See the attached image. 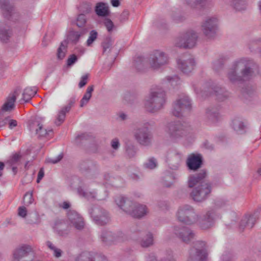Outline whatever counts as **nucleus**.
<instances>
[{
	"instance_id": "nucleus-61",
	"label": "nucleus",
	"mask_w": 261,
	"mask_h": 261,
	"mask_svg": "<svg viewBox=\"0 0 261 261\" xmlns=\"http://www.w3.org/2000/svg\"><path fill=\"white\" fill-rule=\"evenodd\" d=\"M9 128L10 129H14L18 126V122L16 120L10 119L8 118V123Z\"/></svg>"
},
{
	"instance_id": "nucleus-64",
	"label": "nucleus",
	"mask_w": 261,
	"mask_h": 261,
	"mask_svg": "<svg viewBox=\"0 0 261 261\" xmlns=\"http://www.w3.org/2000/svg\"><path fill=\"white\" fill-rule=\"evenodd\" d=\"M129 12L127 10H124L120 16V20L121 22L125 21L128 18Z\"/></svg>"
},
{
	"instance_id": "nucleus-57",
	"label": "nucleus",
	"mask_w": 261,
	"mask_h": 261,
	"mask_svg": "<svg viewBox=\"0 0 261 261\" xmlns=\"http://www.w3.org/2000/svg\"><path fill=\"white\" fill-rule=\"evenodd\" d=\"M170 233L172 238H178L179 236V227L177 226L172 227L170 229Z\"/></svg>"
},
{
	"instance_id": "nucleus-5",
	"label": "nucleus",
	"mask_w": 261,
	"mask_h": 261,
	"mask_svg": "<svg viewBox=\"0 0 261 261\" xmlns=\"http://www.w3.org/2000/svg\"><path fill=\"white\" fill-rule=\"evenodd\" d=\"M115 202L118 206L123 210V211L133 217L140 218L146 215L147 213V207L146 205H138V206H136L137 209H141L142 210L141 212H138L136 210H133V208L135 206V203L124 197H117L115 199Z\"/></svg>"
},
{
	"instance_id": "nucleus-40",
	"label": "nucleus",
	"mask_w": 261,
	"mask_h": 261,
	"mask_svg": "<svg viewBox=\"0 0 261 261\" xmlns=\"http://www.w3.org/2000/svg\"><path fill=\"white\" fill-rule=\"evenodd\" d=\"M206 113L207 117L214 120H218L221 117L220 113L214 109H207Z\"/></svg>"
},
{
	"instance_id": "nucleus-56",
	"label": "nucleus",
	"mask_w": 261,
	"mask_h": 261,
	"mask_svg": "<svg viewBox=\"0 0 261 261\" xmlns=\"http://www.w3.org/2000/svg\"><path fill=\"white\" fill-rule=\"evenodd\" d=\"M77 60V56L72 54L69 56L67 60V65L68 66H71L73 65Z\"/></svg>"
},
{
	"instance_id": "nucleus-37",
	"label": "nucleus",
	"mask_w": 261,
	"mask_h": 261,
	"mask_svg": "<svg viewBox=\"0 0 261 261\" xmlns=\"http://www.w3.org/2000/svg\"><path fill=\"white\" fill-rule=\"evenodd\" d=\"M126 240V237L122 232L114 233L113 244L122 243L125 241Z\"/></svg>"
},
{
	"instance_id": "nucleus-34",
	"label": "nucleus",
	"mask_w": 261,
	"mask_h": 261,
	"mask_svg": "<svg viewBox=\"0 0 261 261\" xmlns=\"http://www.w3.org/2000/svg\"><path fill=\"white\" fill-rule=\"evenodd\" d=\"M79 12L83 14H87L91 11V4L87 2H83L77 6Z\"/></svg>"
},
{
	"instance_id": "nucleus-32",
	"label": "nucleus",
	"mask_w": 261,
	"mask_h": 261,
	"mask_svg": "<svg viewBox=\"0 0 261 261\" xmlns=\"http://www.w3.org/2000/svg\"><path fill=\"white\" fill-rule=\"evenodd\" d=\"M77 193L88 200H93L96 198V193L95 192H86L81 187H78L77 188Z\"/></svg>"
},
{
	"instance_id": "nucleus-29",
	"label": "nucleus",
	"mask_w": 261,
	"mask_h": 261,
	"mask_svg": "<svg viewBox=\"0 0 261 261\" xmlns=\"http://www.w3.org/2000/svg\"><path fill=\"white\" fill-rule=\"evenodd\" d=\"M114 233L112 231L104 230L100 235L101 241L107 245L113 244Z\"/></svg>"
},
{
	"instance_id": "nucleus-11",
	"label": "nucleus",
	"mask_w": 261,
	"mask_h": 261,
	"mask_svg": "<svg viewBox=\"0 0 261 261\" xmlns=\"http://www.w3.org/2000/svg\"><path fill=\"white\" fill-rule=\"evenodd\" d=\"M216 218V214L214 210L207 211L202 218L199 220L198 225L203 230L210 228L214 224Z\"/></svg>"
},
{
	"instance_id": "nucleus-7",
	"label": "nucleus",
	"mask_w": 261,
	"mask_h": 261,
	"mask_svg": "<svg viewBox=\"0 0 261 261\" xmlns=\"http://www.w3.org/2000/svg\"><path fill=\"white\" fill-rule=\"evenodd\" d=\"M195 247V249L191 250L188 261H206L208 253L205 248V242L198 241Z\"/></svg>"
},
{
	"instance_id": "nucleus-16",
	"label": "nucleus",
	"mask_w": 261,
	"mask_h": 261,
	"mask_svg": "<svg viewBox=\"0 0 261 261\" xmlns=\"http://www.w3.org/2000/svg\"><path fill=\"white\" fill-rule=\"evenodd\" d=\"M135 137L137 141L142 146H147L151 144L152 135L150 132H137Z\"/></svg>"
},
{
	"instance_id": "nucleus-10",
	"label": "nucleus",
	"mask_w": 261,
	"mask_h": 261,
	"mask_svg": "<svg viewBox=\"0 0 261 261\" xmlns=\"http://www.w3.org/2000/svg\"><path fill=\"white\" fill-rule=\"evenodd\" d=\"M149 61L152 68L158 69L167 63L168 58L164 52L157 50L150 56Z\"/></svg>"
},
{
	"instance_id": "nucleus-17",
	"label": "nucleus",
	"mask_w": 261,
	"mask_h": 261,
	"mask_svg": "<svg viewBox=\"0 0 261 261\" xmlns=\"http://www.w3.org/2000/svg\"><path fill=\"white\" fill-rule=\"evenodd\" d=\"M33 252L31 246L23 245L16 248L13 252V260L21 259Z\"/></svg>"
},
{
	"instance_id": "nucleus-1",
	"label": "nucleus",
	"mask_w": 261,
	"mask_h": 261,
	"mask_svg": "<svg viewBox=\"0 0 261 261\" xmlns=\"http://www.w3.org/2000/svg\"><path fill=\"white\" fill-rule=\"evenodd\" d=\"M207 175L206 171L201 170L198 174L190 176L188 185L190 188L195 187L191 193V196L195 201L202 202L205 200L211 192V184L204 181Z\"/></svg>"
},
{
	"instance_id": "nucleus-59",
	"label": "nucleus",
	"mask_w": 261,
	"mask_h": 261,
	"mask_svg": "<svg viewBox=\"0 0 261 261\" xmlns=\"http://www.w3.org/2000/svg\"><path fill=\"white\" fill-rule=\"evenodd\" d=\"M111 146L114 150H118L120 147V143L118 138H114L111 142Z\"/></svg>"
},
{
	"instance_id": "nucleus-2",
	"label": "nucleus",
	"mask_w": 261,
	"mask_h": 261,
	"mask_svg": "<svg viewBox=\"0 0 261 261\" xmlns=\"http://www.w3.org/2000/svg\"><path fill=\"white\" fill-rule=\"evenodd\" d=\"M252 62L245 58L233 63L228 72V78L232 83L250 79L253 73Z\"/></svg>"
},
{
	"instance_id": "nucleus-4",
	"label": "nucleus",
	"mask_w": 261,
	"mask_h": 261,
	"mask_svg": "<svg viewBox=\"0 0 261 261\" xmlns=\"http://www.w3.org/2000/svg\"><path fill=\"white\" fill-rule=\"evenodd\" d=\"M165 102V91L162 88L152 89L145 100L144 106L148 112L155 113L164 107Z\"/></svg>"
},
{
	"instance_id": "nucleus-49",
	"label": "nucleus",
	"mask_w": 261,
	"mask_h": 261,
	"mask_svg": "<svg viewBox=\"0 0 261 261\" xmlns=\"http://www.w3.org/2000/svg\"><path fill=\"white\" fill-rule=\"evenodd\" d=\"M172 114L176 117H179V99H176L173 105Z\"/></svg>"
},
{
	"instance_id": "nucleus-47",
	"label": "nucleus",
	"mask_w": 261,
	"mask_h": 261,
	"mask_svg": "<svg viewBox=\"0 0 261 261\" xmlns=\"http://www.w3.org/2000/svg\"><path fill=\"white\" fill-rule=\"evenodd\" d=\"M243 222H246L247 228L251 229L255 224L256 220L253 216H246L243 218Z\"/></svg>"
},
{
	"instance_id": "nucleus-3",
	"label": "nucleus",
	"mask_w": 261,
	"mask_h": 261,
	"mask_svg": "<svg viewBox=\"0 0 261 261\" xmlns=\"http://www.w3.org/2000/svg\"><path fill=\"white\" fill-rule=\"evenodd\" d=\"M198 219V215L192 207H189L187 209L180 210V239L184 242H189L194 236L192 230L185 225H192L196 222Z\"/></svg>"
},
{
	"instance_id": "nucleus-46",
	"label": "nucleus",
	"mask_w": 261,
	"mask_h": 261,
	"mask_svg": "<svg viewBox=\"0 0 261 261\" xmlns=\"http://www.w3.org/2000/svg\"><path fill=\"white\" fill-rule=\"evenodd\" d=\"M125 150L127 155L129 158L134 157L137 152L135 146L131 144H128L126 145Z\"/></svg>"
},
{
	"instance_id": "nucleus-51",
	"label": "nucleus",
	"mask_w": 261,
	"mask_h": 261,
	"mask_svg": "<svg viewBox=\"0 0 261 261\" xmlns=\"http://www.w3.org/2000/svg\"><path fill=\"white\" fill-rule=\"evenodd\" d=\"M34 201L32 193H27L23 197V203L26 206L32 204Z\"/></svg>"
},
{
	"instance_id": "nucleus-20",
	"label": "nucleus",
	"mask_w": 261,
	"mask_h": 261,
	"mask_svg": "<svg viewBox=\"0 0 261 261\" xmlns=\"http://www.w3.org/2000/svg\"><path fill=\"white\" fill-rule=\"evenodd\" d=\"M169 165L173 170L177 169L179 166V154L177 150L171 149L169 153Z\"/></svg>"
},
{
	"instance_id": "nucleus-52",
	"label": "nucleus",
	"mask_w": 261,
	"mask_h": 261,
	"mask_svg": "<svg viewBox=\"0 0 261 261\" xmlns=\"http://www.w3.org/2000/svg\"><path fill=\"white\" fill-rule=\"evenodd\" d=\"M168 82L171 84L174 88L177 86L179 82V77L177 75H174L173 76H168L166 77Z\"/></svg>"
},
{
	"instance_id": "nucleus-48",
	"label": "nucleus",
	"mask_w": 261,
	"mask_h": 261,
	"mask_svg": "<svg viewBox=\"0 0 261 261\" xmlns=\"http://www.w3.org/2000/svg\"><path fill=\"white\" fill-rule=\"evenodd\" d=\"M98 36V33L95 30H92L89 33V36L87 40V45L90 46L93 42L96 39Z\"/></svg>"
},
{
	"instance_id": "nucleus-21",
	"label": "nucleus",
	"mask_w": 261,
	"mask_h": 261,
	"mask_svg": "<svg viewBox=\"0 0 261 261\" xmlns=\"http://www.w3.org/2000/svg\"><path fill=\"white\" fill-rule=\"evenodd\" d=\"M180 114L189 113L192 109V103L189 97L186 94H180Z\"/></svg>"
},
{
	"instance_id": "nucleus-42",
	"label": "nucleus",
	"mask_w": 261,
	"mask_h": 261,
	"mask_svg": "<svg viewBox=\"0 0 261 261\" xmlns=\"http://www.w3.org/2000/svg\"><path fill=\"white\" fill-rule=\"evenodd\" d=\"M21 158V155L18 153L13 154L6 164L9 166L17 165Z\"/></svg>"
},
{
	"instance_id": "nucleus-63",
	"label": "nucleus",
	"mask_w": 261,
	"mask_h": 261,
	"mask_svg": "<svg viewBox=\"0 0 261 261\" xmlns=\"http://www.w3.org/2000/svg\"><path fill=\"white\" fill-rule=\"evenodd\" d=\"M18 214L19 216L22 218H24L27 214V211L26 208L23 206H20L18 210Z\"/></svg>"
},
{
	"instance_id": "nucleus-31",
	"label": "nucleus",
	"mask_w": 261,
	"mask_h": 261,
	"mask_svg": "<svg viewBox=\"0 0 261 261\" xmlns=\"http://www.w3.org/2000/svg\"><path fill=\"white\" fill-rule=\"evenodd\" d=\"M214 94L216 95L218 100L223 101L228 97V93L221 87H217L214 90Z\"/></svg>"
},
{
	"instance_id": "nucleus-41",
	"label": "nucleus",
	"mask_w": 261,
	"mask_h": 261,
	"mask_svg": "<svg viewBox=\"0 0 261 261\" xmlns=\"http://www.w3.org/2000/svg\"><path fill=\"white\" fill-rule=\"evenodd\" d=\"M231 4L238 11H242L246 8V3L244 0H232Z\"/></svg>"
},
{
	"instance_id": "nucleus-44",
	"label": "nucleus",
	"mask_w": 261,
	"mask_h": 261,
	"mask_svg": "<svg viewBox=\"0 0 261 261\" xmlns=\"http://www.w3.org/2000/svg\"><path fill=\"white\" fill-rule=\"evenodd\" d=\"M158 166V162L156 160L153 158L151 157L149 158L147 161L144 164V167L148 169H153L155 168Z\"/></svg>"
},
{
	"instance_id": "nucleus-54",
	"label": "nucleus",
	"mask_w": 261,
	"mask_h": 261,
	"mask_svg": "<svg viewBox=\"0 0 261 261\" xmlns=\"http://www.w3.org/2000/svg\"><path fill=\"white\" fill-rule=\"evenodd\" d=\"M161 261H176L173 253L172 251H169L167 252L166 256L162 258Z\"/></svg>"
},
{
	"instance_id": "nucleus-58",
	"label": "nucleus",
	"mask_w": 261,
	"mask_h": 261,
	"mask_svg": "<svg viewBox=\"0 0 261 261\" xmlns=\"http://www.w3.org/2000/svg\"><path fill=\"white\" fill-rule=\"evenodd\" d=\"M48 135V132H35L34 136L38 139L43 140Z\"/></svg>"
},
{
	"instance_id": "nucleus-53",
	"label": "nucleus",
	"mask_w": 261,
	"mask_h": 261,
	"mask_svg": "<svg viewBox=\"0 0 261 261\" xmlns=\"http://www.w3.org/2000/svg\"><path fill=\"white\" fill-rule=\"evenodd\" d=\"M104 25L109 33L111 32L115 27L114 23L109 18H106L105 19Z\"/></svg>"
},
{
	"instance_id": "nucleus-6",
	"label": "nucleus",
	"mask_w": 261,
	"mask_h": 261,
	"mask_svg": "<svg viewBox=\"0 0 261 261\" xmlns=\"http://www.w3.org/2000/svg\"><path fill=\"white\" fill-rule=\"evenodd\" d=\"M89 213L93 221L97 225H105L110 220L109 213L105 209L94 206L89 210Z\"/></svg>"
},
{
	"instance_id": "nucleus-43",
	"label": "nucleus",
	"mask_w": 261,
	"mask_h": 261,
	"mask_svg": "<svg viewBox=\"0 0 261 261\" xmlns=\"http://www.w3.org/2000/svg\"><path fill=\"white\" fill-rule=\"evenodd\" d=\"M112 44L113 40L112 38L111 37H106L101 44L103 48V53H106L108 49H109L108 52H109Z\"/></svg>"
},
{
	"instance_id": "nucleus-19",
	"label": "nucleus",
	"mask_w": 261,
	"mask_h": 261,
	"mask_svg": "<svg viewBox=\"0 0 261 261\" xmlns=\"http://www.w3.org/2000/svg\"><path fill=\"white\" fill-rule=\"evenodd\" d=\"M79 261H108L106 257L103 255L90 253H83L78 257Z\"/></svg>"
},
{
	"instance_id": "nucleus-13",
	"label": "nucleus",
	"mask_w": 261,
	"mask_h": 261,
	"mask_svg": "<svg viewBox=\"0 0 261 261\" xmlns=\"http://www.w3.org/2000/svg\"><path fill=\"white\" fill-rule=\"evenodd\" d=\"M75 101V97L72 96L68 100V104L61 109L55 121V123L56 125L59 126L64 121L66 114L70 111L71 108L74 106Z\"/></svg>"
},
{
	"instance_id": "nucleus-14",
	"label": "nucleus",
	"mask_w": 261,
	"mask_h": 261,
	"mask_svg": "<svg viewBox=\"0 0 261 261\" xmlns=\"http://www.w3.org/2000/svg\"><path fill=\"white\" fill-rule=\"evenodd\" d=\"M203 164V158L199 153H192L189 155L187 160L188 168L193 171H196L201 168Z\"/></svg>"
},
{
	"instance_id": "nucleus-33",
	"label": "nucleus",
	"mask_w": 261,
	"mask_h": 261,
	"mask_svg": "<svg viewBox=\"0 0 261 261\" xmlns=\"http://www.w3.org/2000/svg\"><path fill=\"white\" fill-rule=\"evenodd\" d=\"M153 244V234L149 232L146 235L145 239H143L141 242L140 245L142 247L147 248Z\"/></svg>"
},
{
	"instance_id": "nucleus-39",
	"label": "nucleus",
	"mask_w": 261,
	"mask_h": 261,
	"mask_svg": "<svg viewBox=\"0 0 261 261\" xmlns=\"http://www.w3.org/2000/svg\"><path fill=\"white\" fill-rule=\"evenodd\" d=\"M155 123L154 121H144L141 123V127L138 130H149L155 128Z\"/></svg>"
},
{
	"instance_id": "nucleus-30",
	"label": "nucleus",
	"mask_w": 261,
	"mask_h": 261,
	"mask_svg": "<svg viewBox=\"0 0 261 261\" xmlns=\"http://www.w3.org/2000/svg\"><path fill=\"white\" fill-rule=\"evenodd\" d=\"M94 90L93 85L89 86L88 87L86 92L84 95L83 98L80 101V107H83L89 101L92 96V93Z\"/></svg>"
},
{
	"instance_id": "nucleus-22",
	"label": "nucleus",
	"mask_w": 261,
	"mask_h": 261,
	"mask_svg": "<svg viewBox=\"0 0 261 261\" xmlns=\"http://www.w3.org/2000/svg\"><path fill=\"white\" fill-rule=\"evenodd\" d=\"M18 90L16 89L12 96H9L6 102L3 105L1 110L3 111H9L14 107V102L16 99V96L18 95Z\"/></svg>"
},
{
	"instance_id": "nucleus-25",
	"label": "nucleus",
	"mask_w": 261,
	"mask_h": 261,
	"mask_svg": "<svg viewBox=\"0 0 261 261\" xmlns=\"http://www.w3.org/2000/svg\"><path fill=\"white\" fill-rule=\"evenodd\" d=\"M195 65L194 59L190 58L187 60L180 62V70L184 73H189L193 69Z\"/></svg>"
},
{
	"instance_id": "nucleus-62",
	"label": "nucleus",
	"mask_w": 261,
	"mask_h": 261,
	"mask_svg": "<svg viewBox=\"0 0 261 261\" xmlns=\"http://www.w3.org/2000/svg\"><path fill=\"white\" fill-rule=\"evenodd\" d=\"M63 157V155L62 153H60L58 155L57 157L55 158H49L48 159L47 162L52 164H56L60 161Z\"/></svg>"
},
{
	"instance_id": "nucleus-55",
	"label": "nucleus",
	"mask_w": 261,
	"mask_h": 261,
	"mask_svg": "<svg viewBox=\"0 0 261 261\" xmlns=\"http://www.w3.org/2000/svg\"><path fill=\"white\" fill-rule=\"evenodd\" d=\"M179 121H171L168 124L169 130H178L179 129Z\"/></svg>"
},
{
	"instance_id": "nucleus-28",
	"label": "nucleus",
	"mask_w": 261,
	"mask_h": 261,
	"mask_svg": "<svg viewBox=\"0 0 261 261\" xmlns=\"http://www.w3.org/2000/svg\"><path fill=\"white\" fill-rule=\"evenodd\" d=\"M37 89L35 87L26 88L22 93V98L24 102H29L36 94Z\"/></svg>"
},
{
	"instance_id": "nucleus-26",
	"label": "nucleus",
	"mask_w": 261,
	"mask_h": 261,
	"mask_svg": "<svg viewBox=\"0 0 261 261\" xmlns=\"http://www.w3.org/2000/svg\"><path fill=\"white\" fill-rule=\"evenodd\" d=\"M95 11L96 14L99 16L105 17L109 15L110 11L108 5L102 2L97 4Z\"/></svg>"
},
{
	"instance_id": "nucleus-35",
	"label": "nucleus",
	"mask_w": 261,
	"mask_h": 261,
	"mask_svg": "<svg viewBox=\"0 0 261 261\" xmlns=\"http://www.w3.org/2000/svg\"><path fill=\"white\" fill-rule=\"evenodd\" d=\"M87 18L85 14H80L76 19V25L81 29L88 28L86 26Z\"/></svg>"
},
{
	"instance_id": "nucleus-36",
	"label": "nucleus",
	"mask_w": 261,
	"mask_h": 261,
	"mask_svg": "<svg viewBox=\"0 0 261 261\" xmlns=\"http://www.w3.org/2000/svg\"><path fill=\"white\" fill-rule=\"evenodd\" d=\"M11 35V32L9 29L3 28L0 25V39L3 42H7Z\"/></svg>"
},
{
	"instance_id": "nucleus-9",
	"label": "nucleus",
	"mask_w": 261,
	"mask_h": 261,
	"mask_svg": "<svg viewBox=\"0 0 261 261\" xmlns=\"http://www.w3.org/2000/svg\"><path fill=\"white\" fill-rule=\"evenodd\" d=\"M218 30V19L214 17L206 18L201 24V30L208 38L215 37Z\"/></svg>"
},
{
	"instance_id": "nucleus-23",
	"label": "nucleus",
	"mask_w": 261,
	"mask_h": 261,
	"mask_svg": "<svg viewBox=\"0 0 261 261\" xmlns=\"http://www.w3.org/2000/svg\"><path fill=\"white\" fill-rule=\"evenodd\" d=\"M54 229L56 232L61 236H66L69 232V227L62 221H57L55 223Z\"/></svg>"
},
{
	"instance_id": "nucleus-38",
	"label": "nucleus",
	"mask_w": 261,
	"mask_h": 261,
	"mask_svg": "<svg viewBox=\"0 0 261 261\" xmlns=\"http://www.w3.org/2000/svg\"><path fill=\"white\" fill-rule=\"evenodd\" d=\"M47 246L53 251L54 255L57 257L59 258L61 256L62 254V251L59 249L57 248L51 242L47 241L46 243Z\"/></svg>"
},
{
	"instance_id": "nucleus-60",
	"label": "nucleus",
	"mask_w": 261,
	"mask_h": 261,
	"mask_svg": "<svg viewBox=\"0 0 261 261\" xmlns=\"http://www.w3.org/2000/svg\"><path fill=\"white\" fill-rule=\"evenodd\" d=\"M88 74H86L81 77L80 82L79 84V88H81L85 86L88 82Z\"/></svg>"
},
{
	"instance_id": "nucleus-8",
	"label": "nucleus",
	"mask_w": 261,
	"mask_h": 261,
	"mask_svg": "<svg viewBox=\"0 0 261 261\" xmlns=\"http://www.w3.org/2000/svg\"><path fill=\"white\" fill-rule=\"evenodd\" d=\"M198 36L194 30L189 29L182 32L180 36V47L192 48L196 45Z\"/></svg>"
},
{
	"instance_id": "nucleus-27",
	"label": "nucleus",
	"mask_w": 261,
	"mask_h": 261,
	"mask_svg": "<svg viewBox=\"0 0 261 261\" xmlns=\"http://www.w3.org/2000/svg\"><path fill=\"white\" fill-rule=\"evenodd\" d=\"M231 126L234 130H241L249 129V124L247 122L243 121L239 118H235L232 120Z\"/></svg>"
},
{
	"instance_id": "nucleus-15",
	"label": "nucleus",
	"mask_w": 261,
	"mask_h": 261,
	"mask_svg": "<svg viewBox=\"0 0 261 261\" xmlns=\"http://www.w3.org/2000/svg\"><path fill=\"white\" fill-rule=\"evenodd\" d=\"M0 7L2 9L3 15L5 18L8 20H13V16H18L14 12V8L8 0H0Z\"/></svg>"
},
{
	"instance_id": "nucleus-18",
	"label": "nucleus",
	"mask_w": 261,
	"mask_h": 261,
	"mask_svg": "<svg viewBox=\"0 0 261 261\" xmlns=\"http://www.w3.org/2000/svg\"><path fill=\"white\" fill-rule=\"evenodd\" d=\"M88 32V28L81 29L79 31L71 30L68 33V39L71 43L76 44L81 37L87 35Z\"/></svg>"
},
{
	"instance_id": "nucleus-50",
	"label": "nucleus",
	"mask_w": 261,
	"mask_h": 261,
	"mask_svg": "<svg viewBox=\"0 0 261 261\" xmlns=\"http://www.w3.org/2000/svg\"><path fill=\"white\" fill-rule=\"evenodd\" d=\"M234 255L232 252L230 251L225 252L222 255L221 261H234Z\"/></svg>"
},
{
	"instance_id": "nucleus-45",
	"label": "nucleus",
	"mask_w": 261,
	"mask_h": 261,
	"mask_svg": "<svg viewBox=\"0 0 261 261\" xmlns=\"http://www.w3.org/2000/svg\"><path fill=\"white\" fill-rule=\"evenodd\" d=\"M67 51V46L64 45L63 42H61V44L57 50V58L59 60H62L65 56Z\"/></svg>"
},
{
	"instance_id": "nucleus-24",
	"label": "nucleus",
	"mask_w": 261,
	"mask_h": 261,
	"mask_svg": "<svg viewBox=\"0 0 261 261\" xmlns=\"http://www.w3.org/2000/svg\"><path fill=\"white\" fill-rule=\"evenodd\" d=\"M44 118L39 116L32 118L29 122L30 129L32 130H41L43 129Z\"/></svg>"
},
{
	"instance_id": "nucleus-12",
	"label": "nucleus",
	"mask_w": 261,
	"mask_h": 261,
	"mask_svg": "<svg viewBox=\"0 0 261 261\" xmlns=\"http://www.w3.org/2000/svg\"><path fill=\"white\" fill-rule=\"evenodd\" d=\"M70 224L77 230H82L85 226L83 218L75 211L70 210L67 213Z\"/></svg>"
}]
</instances>
